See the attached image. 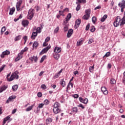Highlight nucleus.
Returning <instances> with one entry per match:
<instances>
[{
	"label": "nucleus",
	"instance_id": "nucleus-1",
	"mask_svg": "<svg viewBox=\"0 0 125 125\" xmlns=\"http://www.w3.org/2000/svg\"><path fill=\"white\" fill-rule=\"evenodd\" d=\"M59 107H60V104L57 102H56L54 104V108L53 109L54 114H58L60 112Z\"/></svg>",
	"mask_w": 125,
	"mask_h": 125
},
{
	"label": "nucleus",
	"instance_id": "nucleus-2",
	"mask_svg": "<svg viewBox=\"0 0 125 125\" xmlns=\"http://www.w3.org/2000/svg\"><path fill=\"white\" fill-rule=\"evenodd\" d=\"M34 15H35V9L30 8L28 12L27 19L32 20L33 17H34Z\"/></svg>",
	"mask_w": 125,
	"mask_h": 125
},
{
	"label": "nucleus",
	"instance_id": "nucleus-3",
	"mask_svg": "<svg viewBox=\"0 0 125 125\" xmlns=\"http://www.w3.org/2000/svg\"><path fill=\"white\" fill-rule=\"evenodd\" d=\"M121 20L122 19H121V17L117 16L115 19V21L113 22L114 27H119L121 24Z\"/></svg>",
	"mask_w": 125,
	"mask_h": 125
},
{
	"label": "nucleus",
	"instance_id": "nucleus-4",
	"mask_svg": "<svg viewBox=\"0 0 125 125\" xmlns=\"http://www.w3.org/2000/svg\"><path fill=\"white\" fill-rule=\"evenodd\" d=\"M50 48H51V46L50 45H48L45 48H43L40 53V55H42V54H44V53H46V52H47V51H48V50H49Z\"/></svg>",
	"mask_w": 125,
	"mask_h": 125
},
{
	"label": "nucleus",
	"instance_id": "nucleus-5",
	"mask_svg": "<svg viewBox=\"0 0 125 125\" xmlns=\"http://www.w3.org/2000/svg\"><path fill=\"white\" fill-rule=\"evenodd\" d=\"M71 18H72V14L71 13H68L65 18V20L63 21L64 24H67Z\"/></svg>",
	"mask_w": 125,
	"mask_h": 125
},
{
	"label": "nucleus",
	"instance_id": "nucleus-6",
	"mask_svg": "<svg viewBox=\"0 0 125 125\" xmlns=\"http://www.w3.org/2000/svg\"><path fill=\"white\" fill-rule=\"evenodd\" d=\"M8 88V85H3L0 86V93L3 92L5 90H6Z\"/></svg>",
	"mask_w": 125,
	"mask_h": 125
},
{
	"label": "nucleus",
	"instance_id": "nucleus-7",
	"mask_svg": "<svg viewBox=\"0 0 125 125\" xmlns=\"http://www.w3.org/2000/svg\"><path fill=\"white\" fill-rule=\"evenodd\" d=\"M15 98H16V96L15 95L10 96L6 101V104H9L10 102H12V100H13V99H15Z\"/></svg>",
	"mask_w": 125,
	"mask_h": 125
},
{
	"label": "nucleus",
	"instance_id": "nucleus-8",
	"mask_svg": "<svg viewBox=\"0 0 125 125\" xmlns=\"http://www.w3.org/2000/svg\"><path fill=\"white\" fill-rule=\"evenodd\" d=\"M61 50H62V49L61 47L56 46L54 49V53L59 54L61 52Z\"/></svg>",
	"mask_w": 125,
	"mask_h": 125
},
{
	"label": "nucleus",
	"instance_id": "nucleus-9",
	"mask_svg": "<svg viewBox=\"0 0 125 125\" xmlns=\"http://www.w3.org/2000/svg\"><path fill=\"white\" fill-rule=\"evenodd\" d=\"M118 6H119V7H121V8L122 9H125V0H122L121 3V2L120 3H119Z\"/></svg>",
	"mask_w": 125,
	"mask_h": 125
},
{
	"label": "nucleus",
	"instance_id": "nucleus-10",
	"mask_svg": "<svg viewBox=\"0 0 125 125\" xmlns=\"http://www.w3.org/2000/svg\"><path fill=\"white\" fill-rule=\"evenodd\" d=\"M63 25L64 26L63 27V31L64 32H66L69 30V23H63Z\"/></svg>",
	"mask_w": 125,
	"mask_h": 125
},
{
	"label": "nucleus",
	"instance_id": "nucleus-11",
	"mask_svg": "<svg viewBox=\"0 0 125 125\" xmlns=\"http://www.w3.org/2000/svg\"><path fill=\"white\" fill-rule=\"evenodd\" d=\"M73 33H74V30H73V29H69L68 31V32L67 34V38H71V37L73 35Z\"/></svg>",
	"mask_w": 125,
	"mask_h": 125
},
{
	"label": "nucleus",
	"instance_id": "nucleus-12",
	"mask_svg": "<svg viewBox=\"0 0 125 125\" xmlns=\"http://www.w3.org/2000/svg\"><path fill=\"white\" fill-rule=\"evenodd\" d=\"M29 21L28 20H23L21 22V24L23 26V27H27L28 25H29Z\"/></svg>",
	"mask_w": 125,
	"mask_h": 125
},
{
	"label": "nucleus",
	"instance_id": "nucleus-13",
	"mask_svg": "<svg viewBox=\"0 0 125 125\" xmlns=\"http://www.w3.org/2000/svg\"><path fill=\"white\" fill-rule=\"evenodd\" d=\"M101 91L103 92L104 95H107V94H108V90H107V89L105 88V87H102Z\"/></svg>",
	"mask_w": 125,
	"mask_h": 125
},
{
	"label": "nucleus",
	"instance_id": "nucleus-14",
	"mask_svg": "<svg viewBox=\"0 0 125 125\" xmlns=\"http://www.w3.org/2000/svg\"><path fill=\"white\" fill-rule=\"evenodd\" d=\"M37 36L38 33L36 32H33L31 35V39H32V40H36V38H37Z\"/></svg>",
	"mask_w": 125,
	"mask_h": 125
},
{
	"label": "nucleus",
	"instance_id": "nucleus-15",
	"mask_svg": "<svg viewBox=\"0 0 125 125\" xmlns=\"http://www.w3.org/2000/svg\"><path fill=\"white\" fill-rule=\"evenodd\" d=\"M83 43V39L81 38L79 41H77V46H80V45H82Z\"/></svg>",
	"mask_w": 125,
	"mask_h": 125
},
{
	"label": "nucleus",
	"instance_id": "nucleus-16",
	"mask_svg": "<svg viewBox=\"0 0 125 125\" xmlns=\"http://www.w3.org/2000/svg\"><path fill=\"white\" fill-rule=\"evenodd\" d=\"M45 121H46V124L47 125H49L51 123H52V121H53V120H52V118L50 117H48L47 118Z\"/></svg>",
	"mask_w": 125,
	"mask_h": 125
},
{
	"label": "nucleus",
	"instance_id": "nucleus-17",
	"mask_svg": "<svg viewBox=\"0 0 125 125\" xmlns=\"http://www.w3.org/2000/svg\"><path fill=\"white\" fill-rule=\"evenodd\" d=\"M121 22H120V26H123V25H125V14L124 13V17L121 20Z\"/></svg>",
	"mask_w": 125,
	"mask_h": 125
},
{
	"label": "nucleus",
	"instance_id": "nucleus-18",
	"mask_svg": "<svg viewBox=\"0 0 125 125\" xmlns=\"http://www.w3.org/2000/svg\"><path fill=\"white\" fill-rule=\"evenodd\" d=\"M60 84L62 85L63 87H65L66 86V82L64 81V79L61 80L60 82Z\"/></svg>",
	"mask_w": 125,
	"mask_h": 125
},
{
	"label": "nucleus",
	"instance_id": "nucleus-19",
	"mask_svg": "<svg viewBox=\"0 0 125 125\" xmlns=\"http://www.w3.org/2000/svg\"><path fill=\"white\" fill-rule=\"evenodd\" d=\"M14 12H15V7H13L12 8L10 9L9 15H13Z\"/></svg>",
	"mask_w": 125,
	"mask_h": 125
},
{
	"label": "nucleus",
	"instance_id": "nucleus-20",
	"mask_svg": "<svg viewBox=\"0 0 125 125\" xmlns=\"http://www.w3.org/2000/svg\"><path fill=\"white\" fill-rule=\"evenodd\" d=\"M53 57H54V58L56 59V60H58V59L60 58V54L58 53H54Z\"/></svg>",
	"mask_w": 125,
	"mask_h": 125
},
{
	"label": "nucleus",
	"instance_id": "nucleus-21",
	"mask_svg": "<svg viewBox=\"0 0 125 125\" xmlns=\"http://www.w3.org/2000/svg\"><path fill=\"white\" fill-rule=\"evenodd\" d=\"M109 119L110 121H112L113 122H115V121H117V117H115L114 115H110Z\"/></svg>",
	"mask_w": 125,
	"mask_h": 125
},
{
	"label": "nucleus",
	"instance_id": "nucleus-22",
	"mask_svg": "<svg viewBox=\"0 0 125 125\" xmlns=\"http://www.w3.org/2000/svg\"><path fill=\"white\" fill-rule=\"evenodd\" d=\"M108 18V15H104V16L101 19V22H104L106 19Z\"/></svg>",
	"mask_w": 125,
	"mask_h": 125
},
{
	"label": "nucleus",
	"instance_id": "nucleus-23",
	"mask_svg": "<svg viewBox=\"0 0 125 125\" xmlns=\"http://www.w3.org/2000/svg\"><path fill=\"white\" fill-rule=\"evenodd\" d=\"M12 89L13 90V91H16L17 89H18V85L15 84L12 86Z\"/></svg>",
	"mask_w": 125,
	"mask_h": 125
},
{
	"label": "nucleus",
	"instance_id": "nucleus-24",
	"mask_svg": "<svg viewBox=\"0 0 125 125\" xmlns=\"http://www.w3.org/2000/svg\"><path fill=\"white\" fill-rule=\"evenodd\" d=\"M22 54H21V53L18 54V57L15 59L16 61H19V60H20V59H22Z\"/></svg>",
	"mask_w": 125,
	"mask_h": 125
},
{
	"label": "nucleus",
	"instance_id": "nucleus-25",
	"mask_svg": "<svg viewBox=\"0 0 125 125\" xmlns=\"http://www.w3.org/2000/svg\"><path fill=\"white\" fill-rule=\"evenodd\" d=\"M11 116L8 115V116H6L5 118H4V120L7 122V121H9V122H11V120H12V118H10Z\"/></svg>",
	"mask_w": 125,
	"mask_h": 125
},
{
	"label": "nucleus",
	"instance_id": "nucleus-26",
	"mask_svg": "<svg viewBox=\"0 0 125 125\" xmlns=\"http://www.w3.org/2000/svg\"><path fill=\"white\" fill-rule=\"evenodd\" d=\"M35 106L34 104H32L31 106H29L28 107V108L25 110L26 112H29L30 111H31V110H32L33 109V108H34V106Z\"/></svg>",
	"mask_w": 125,
	"mask_h": 125
},
{
	"label": "nucleus",
	"instance_id": "nucleus-27",
	"mask_svg": "<svg viewBox=\"0 0 125 125\" xmlns=\"http://www.w3.org/2000/svg\"><path fill=\"white\" fill-rule=\"evenodd\" d=\"M76 4H77V6L76 8V11H79V10L81 9V4H80V3H79L78 2H76Z\"/></svg>",
	"mask_w": 125,
	"mask_h": 125
},
{
	"label": "nucleus",
	"instance_id": "nucleus-28",
	"mask_svg": "<svg viewBox=\"0 0 125 125\" xmlns=\"http://www.w3.org/2000/svg\"><path fill=\"white\" fill-rule=\"evenodd\" d=\"M86 13V15L88 16V17H90V12H91V10L90 9H88L85 10V11Z\"/></svg>",
	"mask_w": 125,
	"mask_h": 125
},
{
	"label": "nucleus",
	"instance_id": "nucleus-29",
	"mask_svg": "<svg viewBox=\"0 0 125 125\" xmlns=\"http://www.w3.org/2000/svg\"><path fill=\"white\" fill-rule=\"evenodd\" d=\"M14 80V77L13 76V74H12L9 78H7V82H12Z\"/></svg>",
	"mask_w": 125,
	"mask_h": 125
},
{
	"label": "nucleus",
	"instance_id": "nucleus-30",
	"mask_svg": "<svg viewBox=\"0 0 125 125\" xmlns=\"http://www.w3.org/2000/svg\"><path fill=\"white\" fill-rule=\"evenodd\" d=\"M72 113H75V114L78 113V107H73L72 109Z\"/></svg>",
	"mask_w": 125,
	"mask_h": 125
},
{
	"label": "nucleus",
	"instance_id": "nucleus-31",
	"mask_svg": "<svg viewBox=\"0 0 125 125\" xmlns=\"http://www.w3.org/2000/svg\"><path fill=\"white\" fill-rule=\"evenodd\" d=\"M23 2V1L22 0H20L19 1L17 2L16 6H21V5L22 4V3Z\"/></svg>",
	"mask_w": 125,
	"mask_h": 125
},
{
	"label": "nucleus",
	"instance_id": "nucleus-32",
	"mask_svg": "<svg viewBox=\"0 0 125 125\" xmlns=\"http://www.w3.org/2000/svg\"><path fill=\"white\" fill-rule=\"evenodd\" d=\"M45 59H46V55H44L42 57L41 60L40 61V63H42V62L44 61Z\"/></svg>",
	"mask_w": 125,
	"mask_h": 125
},
{
	"label": "nucleus",
	"instance_id": "nucleus-33",
	"mask_svg": "<svg viewBox=\"0 0 125 125\" xmlns=\"http://www.w3.org/2000/svg\"><path fill=\"white\" fill-rule=\"evenodd\" d=\"M77 2L79 3H86V0H77Z\"/></svg>",
	"mask_w": 125,
	"mask_h": 125
},
{
	"label": "nucleus",
	"instance_id": "nucleus-34",
	"mask_svg": "<svg viewBox=\"0 0 125 125\" xmlns=\"http://www.w3.org/2000/svg\"><path fill=\"white\" fill-rule=\"evenodd\" d=\"M66 9H68V8H67L64 9V10L62 11H59V12L60 15H61V16H65V15H64V14H63V13H64V11H65V10Z\"/></svg>",
	"mask_w": 125,
	"mask_h": 125
},
{
	"label": "nucleus",
	"instance_id": "nucleus-35",
	"mask_svg": "<svg viewBox=\"0 0 125 125\" xmlns=\"http://www.w3.org/2000/svg\"><path fill=\"white\" fill-rule=\"evenodd\" d=\"M75 24L76 25H78L80 26V25H81V19H78L76 20V21H75Z\"/></svg>",
	"mask_w": 125,
	"mask_h": 125
},
{
	"label": "nucleus",
	"instance_id": "nucleus-36",
	"mask_svg": "<svg viewBox=\"0 0 125 125\" xmlns=\"http://www.w3.org/2000/svg\"><path fill=\"white\" fill-rule=\"evenodd\" d=\"M21 37H22L21 35H19L15 38V42H17L18 41H20L21 40Z\"/></svg>",
	"mask_w": 125,
	"mask_h": 125
},
{
	"label": "nucleus",
	"instance_id": "nucleus-37",
	"mask_svg": "<svg viewBox=\"0 0 125 125\" xmlns=\"http://www.w3.org/2000/svg\"><path fill=\"white\" fill-rule=\"evenodd\" d=\"M116 83H117V82L116 81V80H115V79L112 78L111 79H110L111 84H114Z\"/></svg>",
	"mask_w": 125,
	"mask_h": 125
},
{
	"label": "nucleus",
	"instance_id": "nucleus-38",
	"mask_svg": "<svg viewBox=\"0 0 125 125\" xmlns=\"http://www.w3.org/2000/svg\"><path fill=\"white\" fill-rule=\"evenodd\" d=\"M6 30V27L3 26V27H2L1 30V35H2V34H3L4 32H5Z\"/></svg>",
	"mask_w": 125,
	"mask_h": 125
},
{
	"label": "nucleus",
	"instance_id": "nucleus-39",
	"mask_svg": "<svg viewBox=\"0 0 125 125\" xmlns=\"http://www.w3.org/2000/svg\"><path fill=\"white\" fill-rule=\"evenodd\" d=\"M33 47H38L39 46V42H34L33 44Z\"/></svg>",
	"mask_w": 125,
	"mask_h": 125
},
{
	"label": "nucleus",
	"instance_id": "nucleus-40",
	"mask_svg": "<svg viewBox=\"0 0 125 125\" xmlns=\"http://www.w3.org/2000/svg\"><path fill=\"white\" fill-rule=\"evenodd\" d=\"M97 18L96 17L94 16L92 18V21L93 23V24H95V23L96 22V20H97Z\"/></svg>",
	"mask_w": 125,
	"mask_h": 125
},
{
	"label": "nucleus",
	"instance_id": "nucleus-41",
	"mask_svg": "<svg viewBox=\"0 0 125 125\" xmlns=\"http://www.w3.org/2000/svg\"><path fill=\"white\" fill-rule=\"evenodd\" d=\"M94 69V64L92 66H90L89 71L90 73H92V71Z\"/></svg>",
	"mask_w": 125,
	"mask_h": 125
},
{
	"label": "nucleus",
	"instance_id": "nucleus-42",
	"mask_svg": "<svg viewBox=\"0 0 125 125\" xmlns=\"http://www.w3.org/2000/svg\"><path fill=\"white\" fill-rule=\"evenodd\" d=\"M43 103L44 105H48V104L50 103V102L48 101V100L46 99L44 101Z\"/></svg>",
	"mask_w": 125,
	"mask_h": 125
},
{
	"label": "nucleus",
	"instance_id": "nucleus-43",
	"mask_svg": "<svg viewBox=\"0 0 125 125\" xmlns=\"http://www.w3.org/2000/svg\"><path fill=\"white\" fill-rule=\"evenodd\" d=\"M3 54L5 55H8L9 54H10V52L6 50V51L3 52Z\"/></svg>",
	"mask_w": 125,
	"mask_h": 125
},
{
	"label": "nucleus",
	"instance_id": "nucleus-44",
	"mask_svg": "<svg viewBox=\"0 0 125 125\" xmlns=\"http://www.w3.org/2000/svg\"><path fill=\"white\" fill-rule=\"evenodd\" d=\"M87 102H88V99H87V98H85L84 99H83L82 103H83L84 104H87Z\"/></svg>",
	"mask_w": 125,
	"mask_h": 125
},
{
	"label": "nucleus",
	"instance_id": "nucleus-45",
	"mask_svg": "<svg viewBox=\"0 0 125 125\" xmlns=\"http://www.w3.org/2000/svg\"><path fill=\"white\" fill-rule=\"evenodd\" d=\"M36 33H38L39 34L42 33V28H41V27H38L36 29Z\"/></svg>",
	"mask_w": 125,
	"mask_h": 125
},
{
	"label": "nucleus",
	"instance_id": "nucleus-46",
	"mask_svg": "<svg viewBox=\"0 0 125 125\" xmlns=\"http://www.w3.org/2000/svg\"><path fill=\"white\" fill-rule=\"evenodd\" d=\"M111 55V52H107L106 53V54L104 56V57H109V56Z\"/></svg>",
	"mask_w": 125,
	"mask_h": 125
},
{
	"label": "nucleus",
	"instance_id": "nucleus-47",
	"mask_svg": "<svg viewBox=\"0 0 125 125\" xmlns=\"http://www.w3.org/2000/svg\"><path fill=\"white\" fill-rule=\"evenodd\" d=\"M95 30H96L95 27L92 25L91 27V29H90V32H91V33H93L95 32Z\"/></svg>",
	"mask_w": 125,
	"mask_h": 125
},
{
	"label": "nucleus",
	"instance_id": "nucleus-48",
	"mask_svg": "<svg viewBox=\"0 0 125 125\" xmlns=\"http://www.w3.org/2000/svg\"><path fill=\"white\" fill-rule=\"evenodd\" d=\"M90 17H88V16L86 15H84L83 17V18L84 20H88V19Z\"/></svg>",
	"mask_w": 125,
	"mask_h": 125
},
{
	"label": "nucleus",
	"instance_id": "nucleus-49",
	"mask_svg": "<svg viewBox=\"0 0 125 125\" xmlns=\"http://www.w3.org/2000/svg\"><path fill=\"white\" fill-rule=\"evenodd\" d=\"M5 67V64H3L1 67L0 68V73H1V71H3V69H4Z\"/></svg>",
	"mask_w": 125,
	"mask_h": 125
},
{
	"label": "nucleus",
	"instance_id": "nucleus-50",
	"mask_svg": "<svg viewBox=\"0 0 125 125\" xmlns=\"http://www.w3.org/2000/svg\"><path fill=\"white\" fill-rule=\"evenodd\" d=\"M90 27V24L88 23L87 25L86 26V27H85L86 31H88L89 30Z\"/></svg>",
	"mask_w": 125,
	"mask_h": 125
},
{
	"label": "nucleus",
	"instance_id": "nucleus-51",
	"mask_svg": "<svg viewBox=\"0 0 125 125\" xmlns=\"http://www.w3.org/2000/svg\"><path fill=\"white\" fill-rule=\"evenodd\" d=\"M23 40H24V44L25 43H26V42H27L28 41V36H24L23 37Z\"/></svg>",
	"mask_w": 125,
	"mask_h": 125
},
{
	"label": "nucleus",
	"instance_id": "nucleus-52",
	"mask_svg": "<svg viewBox=\"0 0 125 125\" xmlns=\"http://www.w3.org/2000/svg\"><path fill=\"white\" fill-rule=\"evenodd\" d=\"M13 77H14V79H16V80H18L19 79V76L18 74H13Z\"/></svg>",
	"mask_w": 125,
	"mask_h": 125
},
{
	"label": "nucleus",
	"instance_id": "nucleus-53",
	"mask_svg": "<svg viewBox=\"0 0 125 125\" xmlns=\"http://www.w3.org/2000/svg\"><path fill=\"white\" fill-rule=\"evenodd\" d=\"M41 88H42V89H46V85H45L44 84H42L41 85Z\"/></svg>",
	"mask_w": 125,
	"mask_h": 125
},
{
	"label": "nucleus",
	"instance_id": "nucleus-54",
	"mask_svg": "<svg viewBox=\"0 0 125 125\" xmlns=\"http://www.w3.org/2000/svg\"><path fill=\"white\" fill-rule=\"evenodd\" d=\"M44 105V104H39L38 107L39 108V109H41V108H42Z\"/></svg>",
	"mask_w": 125,
	"mask_h": 125
},
{
	"label": "nucleus",
	"instance_id": "nucleus-55",
	"mask_svg": "<svg viewBox=\"0 0 125 125\" xmlns=\"http://www.w3.org/2000/svg\"><path fill=\"white\" fill-rule=\"evenodd\" d=\"M50 41V37H47L45 39V42H47Z\"/></svg>",
	"mask_w": 125,
	"mask_h": 125
},
{
	"label": "nucleus",
	"instance_id": "nucleus-56",
	"mask_svg": "<svg viewBox=\"0 0 125 125\" xmlns=\"http://www.w3.org/2000/svg\"><path fill=\"white\" fill-rule=\"evenodd\" d=\"M35 58V56H33V57H31L29 58V60H31V62H33L34 61V59Z\"/></svg>",
	"mask_w": 125,
	"mask_h": 125
},
{
	"label": "nucleus",
	"instance_id": "nucleus-57",
	"mask_svg": "<svg viewBox=\"0 0 125 125\" xmlns=\"http://www.w3.org/2000/svg\"><path fill=\"white\" fill-rule=\"evenodd\" d=\"M58 31H59V27H57L54 30V33H58Z\"/></svg>",
	"mask_w": 125,
	"mask_h": 125
},
{
	"label": "nucleus",
	"instance_id": "nucleus-58",
	"mask_svg": "<svg viewBox=\"0 0 125 125\" xmlns=\"http://www.w3.org/2000/svg\"><path fill=\"white\" fill-rule=\"evenodd\" d=\"M60 76V74L58 72L55 75V79H58V78Z\"/></svg>",
	"mask_w": 125,
	"mask_h": 125
},
{
	"label": "nucleus",
	"instance_id": "nucleus-59",
	"mask_svg": "<svg viewBox=\"0 0 125 125\" xmlns=\"http://www.w3.org/2000/svg\"><path fill=\"white\" fill-rule=\"evenodd\" d=\"M101 8V6L98 5L94 8V10H97V9H100Z\"/></svg>",
	"mask_w": 125,
	"mask_h": 125
},
{
	"label": "nucleus",
	"instance_id": "nucleus-60",
	"mask_svg": "<svg viewBox=\"0 0 125 125\" xmlns=\"http://www.w3.org/2000/svg\"><path fill=\"white\" fill-rule=\"evenodd\" d=\"M78 107H80L82 109H84V106L82 104H79Z\"/></svg>",
	"mask_w": 125,
	"mask_h": 125
},
{
	"label": "nucleus",
	"instance_id": "nucleus-61",
	"mask_svg": "<svg viewBox=\"0 0 125 125\" xmlns=\"http://www.w3.org/2000/svg\"><path fill=\"white\" fill-rule=\"evenodd\" d=\"M37 96L39 97H42V92H39L37 94Z\"/></svg>",
	"mask_w": 125,
	"mask_h": 125
},
{
	"label": "nucleus",
	"instance_id": "nucleus-62",
	"mask_svg": "<svg viewBox=\"0 0 125 125\" xmlns=\"http://www.w3.org/2000/svg\"><path fill=\"white\" fill-rule=\"evenodd\" d=\"M34 62H35V63H37V62H38V56H34Z\"/></svg>",
	"mask_w": 125,
	"mask_h": 125
},
{
	"label": "nucleus",
	"instance_id": "nucleus-63",
	"mask_svg": "<svg viewBox=\"0 0 125 125\" xmlns=\"http://www.w3.org/2000/svg\"><path fill=\"white\" fill-rule=\"evenodd\" d=\"M73 97H74V98H79V95L78 94H74Z\"/></svg>",
	"mask_w": 125,
	"mask_h": 125
},
{
	"label": "nucleus",
	"instance_id": "nucleus-64",
	"mask_svg": "<svg viewBox=\"0 0 125 125\" xmlns=\"http://www.w3.org/2000/svg\"><path fill=\"white\" fill-rule=\"evenodd\" d=\"M107 68L108 69H111V68H112V64L111 63H108L107 64Z\"/></svg>",
	"mask_w": 125,
	"mask_h": 125
}]
</instances>
